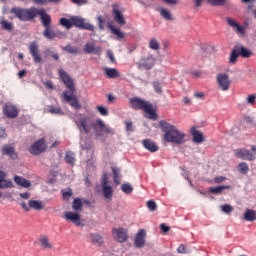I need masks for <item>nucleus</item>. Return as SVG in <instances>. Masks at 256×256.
<instances>
[{"mask_svg":"<svg viewBox=\"0 0 256 256\" xmlns=\"http://www.w3.org/2000/svg\"><path fill=\"white\" fill-rule=\"evenodd\" d=\"M142 145L144 149H147L150 153H157V151H159V146L151 139L142 140Z\"/></svg>","mask_w":256,"mask_h":256,"instance_id":"23","label":"nucleus"},{"mask_svg":"<svg viewBox=\"0 0 256 256\" xmlns=\"http://www.w3.org/2000/svg\"><path fill=\"white\" fill-rule=\"evenodd\" d=\"M96 109L100 115H102V117H107V115H109V109H107L105 106L98 105Z\"/></svg>","mask_w":256,"mask_h":256,"instance_id":"49","label":"nucleus"},{"mask_svg":"<svg viewBox=\"0 0 256 256\" xmlns=\"http://www.w3.org/2000/svg\"><path fill=\"white\" fill-rule=\"evenodd\" d=\"M20 205H21V208L25 211H31V209H34V211H41L45 209L43 202L39 200H29L28 204L25 202H22Z\"/></svg>","mask_w":256,"mask_h":256,"instance_id":"10","label":"nucleus"},{"mask_svg":"<svg viewBox=\"0 0 256 256\" xmlns=\"http://www.w3.org/2000/svg\"><path fill=\"white\" fill-rule=\"evenodd\" d=\"M64 159L68 165H75V153L67 152Z\"/></svg>","mask_w":256,"mask_h":256,"instance_id":"39","label":"nucleus"},{"mask_svg":"<svg viewBox=\"0 0 256 256\" xmlns=\"http://www.w3.org/2000/svg\"><path fill=\"white\" fill-rule=\"evenodd\" d=\"M45 56H46V57H52L55 61H59V54L54 53V52L51 51V50H46V51H45Z\"/></svg>","mask_w":256,"mask_h":256,"instance_id":"50","label":"nucleus"},{"mask_svg":"<svg viewBox=\"0 0 256 256\" xmlns=\"http://www.w3.org/2000/svg\"><path fill=\"white\" fill-rule=\"evenodd\" d=\"M72 209L74 211H81L83 209V202L80 198H75L72 203Z\"/></svg>","mask_w":256,"mask_h":256,"instance_id":"38","label":"nucleus"},{"mask_svg":"<svg viewBox=\"0 0 256 256\" xmlns=\"http://www.w3.org/2000/svg\"><path fill=\"white\" fill-rule=\"evenodd\" d=\"M238 171L242 175H247V173H249V165L245 162H241L238 164Z\"/></svg>","mask_w":256,"mask_h":256,"instance_id":"40","label":"nucleus"},{"mask_svg":"<svg viewBox=\"0 0 256 256\" xmlns=\"http://www.w3.org/2000/svg\"><path fill=\"white\" fill-rule=\"evenodd\" d=\"M13 182L11 180H0V189H11Z\"/></svg>","mask_w":256,"mask_h":256,"instance_id":"46","label":"nucleus"},{"mask_svg":"<svg viewBox=\"0 0 256 256\" xmlns=\"http://www.w3.org/2000/svg\"><path fill=\"white\" fill-rule=\"evenodd\" d=\"M97 21L99 29L103 31L105 29V19H103V16L99 15L97 16Z\"/></svg>","mask_w":256,"mask_h":256,"instance_id":"51","label":"nucleus"},{"mask_svg":"<svg viewBox=\"0 0 256 256\" xmlns=\"http://www.w3.org/2000/svg\"><path fill=\"white\" fill-rule=\"evenodd\" d=\"M67 34H65V32H61V31H58V32H55V37H57L58 39H63V37H66Z\"/></svg>","mask_w":256,"mask_h":256,"instance_id":"62","label":"nucleus"},{"mask_svg":"<svg viewBox=\"0 0 256 256\" xmlns=\"http://www.w3.org/2000/svg\"><path fill=\"white\" fill-rule=\"evenodd\" d=\"M147 207L150 211H156L157 210V203H155V201H153V200H149L147 202Z\"/></svg>","mask_w":256,"mask_h":256,"instance_id":"54","label":"nucleus"},{"mask_svg":"<svg viewBox=\"0 0 256 256\" xmlns=\"http://www.w3.org/2000/svg\"><path fill=\"white\" fill-rule=\"evenodd\" d=\"M36 5H47L50 3V0H33Z\"/></svg>","mask_w":256,"mask_h":256,"instance_id":"59","label":"nucleus"},{"mask_svg":"<svg viewBox=\"0 0 256 256\" xmlns=\"http://www.w3.org/2000/svg\"><path fill=\"white\" fill-rule=\"evenodd\" d=\"M226 180L227 178L224 176H217L214 178V183L219 184V183H223V181H226Z\"/></svg>","mask_w":256,"mask_h":256,"instance_id":"57","label":"nucleus"},{"mask_svg":"<svg viewBox=\"0 0 256 256\" xmlns=\"http://www.w3.org/2000/svg\"><path fill=\"white\" fill-rule=\"evenodd\" d=\"M2 155H8V157H10V159H13V161H15V159H17L18 157L15 148L9 145H5L2 147Z\"/></svg>","mask_w":256,"mask_h":256,"instance_id":"25","label":"nucleus"},{"mask_svg":"<svg viewBox=\"0 0 256 256\" xmlns=\"http://www.w3.org/2000/svg\"><path fill=\"white\" fill-rule=\"evenodd\" d=\"M148 47L152 51H159L161 49V44L159 43V40L156 38H151L148 42Z\"/></svg>","mask_w":256,"mask_h":256,"instance_id":"33","label":"nucleus"},{"mask_svg":"<svg viewBox=\"0 0 256 256\" xmlns=\"http://www.w3.org/2000/svg\"><path fill=\"white\" fill-rule=\"evenodd\" d=\"M239 50L237 46H234L231 55H230V63H235L237 61V57H239Z\"/></svg>","mask_w":256,"mask_h":256,"instance_id":"45","label":"nucleus"},{"mask_svg":"<svg viewBox=\"0 0 256 256\" xmlns=\"http://www.w3.org/2000/svg\"><path fill=\"white\" fill-rule=\"evenodd\" d=\"M3 113L8 119H15L19 115V109L12 104H5L3 107Z\"/></svg>","mask_w":256,"mask_h":256,"instance_id":"15","label":"nucleus"},{"mask_svg":"<svg viewBox=\"0 0 256 256\" xmlns=\"http://www.w3.org/2000/svg\"><path fill=\"white\" fill-rule=\"evenodd\" d=\"M11 13H14L15 17L20 19V21H31L36 17L37 8L35 7L29 8V9L12 8Z\"/></svg>","mask_w":256,"mask_h":256,"instance_id":"5","label":"nucleus"},{"mask_svg":"<svg viewBox=\"0 0 256 256\" xmlns=\"http://www.w3.org/2000/svg\"><path fill=\"white\" fill-rule=\"evenodd\" d=\"M28 151L31 155H41L47 151V143H45V138H41L35 141L31 147L28 148Z\"/></svg>","mask_w":256,"mask_h":256,"instance_id":"7","label":"nucleus"},{"mask_svg":"<svg viewBox=\"0 0 256 256\" xmlns=\"http://www.w3.org/2000/svg\"><path fill=\"white\" fill-rule=\"evenodd\" d=\"M216 81L221 91H229V87H231V80L229 79V75L220 73L217 75Z\"/></svg>","mask_w":256,"mask_h":256,"instance_id":"11","label":"nucleus"},{"mask_svg":"<svg viewBox=\"0 0 256 256\" xmlns=\"http://www.w3.org/2000/svg\"><path fill=\"white\" fill-rule=\"evenodd\" d=\"M88 239L90 240V243L92 245H97V247H101V245L105 243L103 236H101V234H98V233H90L88 235Z\"/></svg>","mask_w":256,"mask_h":256,"instance_id":"24","label":"nucleus"},{"mask_svg":"<svg viewBox=\"0 0 256 256\" xmlns=\"http://www.w3.org/2000/svg\"><path fill=\"white\" fill-rule=\"evenodd\" d=\"M112 237L118 243H125L129 239V235L127 234V229L125 228H113L112 229Z\"/></svg>","mask_w":256,"mask_h":256,"instance_id":"9","label":"nucleus"},{"mask_svg":"<svg viewBox=\"0 0 256 256\" xmlns=\"http://www.w3.org/2000/svg\"><path fill=\"white\" fill-rule=\"evenodd\" d=\"M72 26L77 27L78 29H84V31H95V26L89 22H86L84 18L79 16L71 17Z\"/></svg>","mask_w":256,"mask_h":256,"instance_id":"6","label":"nucleus"},{"mask_svg":"<svg viewBox=\"0 0 256 256\" xmlns=\"http://www.w3.org/2000/svg\"><path fill=\"white\" fill-rule=\"evenodd\" d=\"M112 173H113V179H114L115 185H120L121 184V174H120L121 169H119L117 167H113Z\"/></svg>","mask_w":256,"mask_h":256,"instance_id":"34","label":"nucleus"},{"mask_svg":"<svg viewBox=\"0 0 256 256\" xmlns=\"http://www.w3.org/2000/svg\"><path fill=\"white\" fill-rule=\"evenodd\" d=\"M104 73L108 79H117L120 76L117 68H104Z\"/></svg>","mask_w":256,"mask_h":256,"instance_id":"29","label":"nucleus"},{"mask_svg":"<svg viewBox=\"0 0 256 256\" xmlns=\"http://www.w3.org/2000/svg\"><path fill=\"white\" fill-rule=\"evenodd\" d=\"M225 189H231V185L210 187L208 193H211L212 195H221Z\"/></svg>","mask_w":256,"mask_h":256,"instance_id":"28","label":"nucleus"},{"mask_svg":"<svg viewBox=\"0 0 256 256\" xmlns=\"http://www.w3.org/2000/svg\"><path fill=\"white\" fill-rule=\"evenodd\" d=\"M244 219L245 221L253 223V221H256V211L253 209H246L244 212Z\"/></svg>","mask_w":256,"mask_h":256,"instance_id":"30","label":"nucleus"},{"mask_svg":"<svg viewBox=\"0 0 256 256\" xmlns=\"http://www.w3.org/2000/svg\"><path fill=\"white\" fill-rule=\"evenodd\" d=\"M107 57L110 59L111 63H115V56L113 55V51L107 50Z\"/></svg>","mask_w":256,"mask_h":256,"instance_id":"58","label":"nucleus"},{"mask_svg":"<svg viewBox=\"0 0 256 256\" xmlns=\"http://www.w3.org/2000/svg\"><path fill=\"white\" fill-rule=\"evenodd\" d=\"M256 101V95L255 94H249L246 98V102L248 105H255Z\"/></svg>","mask_w":256,"mask_h":256,"instance_id":"53","label":"nucleus"},{"mask_svg":"<svg viewBox=\"0 0 256 256\" xmlns=\"http://www.w3.org/2000/svg\"><path fill=\"white\" fill-rule=\"evenodd\" d=\"M221 211H223V213L226 215H231V213H233V206L230 204H224L221 206Z\"/></svg>","mask_w":256,"mask_h":256,"instance_id":"48","label":"nucleus"},{"mask_svg":"<svg viewBox=\"0 0 256 256\" xmlns=\"http://www.w3.org/2000/svg\"><path fill=\"white\" fill-rule=\"evenodd\" d=\"M102 51L101 47L96 46L93 42H87L84 45V53H87L88 55H101Z\"/></svg>","mask_w":256,"mask_h":256,"instance_id":"18","label":"nucleus"},{"mask_svg":"<svg viewBox=\"0 0 256 256\" xmlns=\"http://www.w3.org/2000/svg\"><path fill=\"white\" fill-rule=\"evenodd\" d=\"M58 73L62 83H64L65 87L69 90V91L65 90L62 93L61 95L62 101L64 103H69V105L74 109H77V110L81 109V104H79V100L75 95V81L63 69H59Z\"/></svg>","mask_w":256,"mask_h":256,"instance_id":"2","label":"nucleus"},{"mask_svg":"<svg viewBox=\"0 0 256 256\" xmlns=\"http://www.w3.org/2000/svg\"><path fill=\"white\" fill-rule=\"evenodd\" d=\"M137 67L142 71L145 69L146 71H149L150 69H153L155 67V57L153 55H150L148 57L141 58L137 62Z\"/></svg>","mask_w":256,"mask_h":256,"instance_id":"8","label":"nucleus"},{"mask_svg":"<svg viewBox=\"0 0 256 256\" xmlns=\"http://www.w3.org/2000/svg\"><path fill=\"white\" fill-rule=\"evenodd\" d=\"M160 229L161 231H163L164 233H168V231L171 230V227L165 225L164 223L160 225Z\"/></svg>","mask_w":256,"mask_h":256,"instance_id":"60","label":"nucleus"},{"mask_svg":"<svg viewBox=\"0 0 256 256\" xmlns=\"http://www.w3.org/2000/svg\"><path fill=\"white\" fill-rule=\"evenodd\" d=\"M49 113H52V114H55V115H61V113H63V111L61 110L60 107L50 106L49 107Z\"/></svg>","mask_w":256,"mask_h":256,"instance_id":"52","label":"nucleus"},{"mask_svg":"<svg viewBox=\"0 0 256 256\" xmlns=\"http://www.w3.org/2000/svg\"><path fill=\"white\" fill-rule=\"evenodd\" d=\"M112 15H113L114 21H116L118 25H120L121 27H123V25H126L127 21H125V17L123 16V13L119 11V5L117 4L112 5Z\"/></svg>","mask_w":256,"mask_h":256,"instance_id":"13","label":"nucleus"},{"mask_svg":"<svg viewBox=\"0 0 256 256\" xmlns=\"http://www.w3.org/2000/svg\"><path fill=\"white\" fill-rule=\"evenodd\" d=\"M0 25L5 31H13V23L9 22L8 20H2Z\"/></svg>","mask_w":256,"mask_h":256,"instance_id":"43","label":"nucleus"},{"mask_svg":"<svg viewBox=\"0 0 256 256\" xmlns=\"http://www.w3.org/2000/svg\"><path fill=\"white\" fill-rule=\"evenodd\" d=\"M244 121L245 123H249L250 125H253V123H255V121L250 116L244 117Z\"/></svg>","mask_w":256,"mask_h":256,"instance_id":"63","label":"nucleus"},{"mask_svg":"<svg viewBox=\"0 0 256 256\" xmlns=\"http://www.w3.org/2000/svg\"><path fill=\"white\" fill-rule=\"evenodd\" d=\"M64 218L66 221H71L76 227H83V223H81V216L75 212H65Z\"/></svg>","mask_w":256,"mask_h":256,"instance_id":"16","label":"nucleus"},{"mask_svg":"<svg viewBox=\"0 0 256 256\" xmlns=\"http://www.w3.org/2000/svg\"><path fill=\"white\" fill-rule=\"evenodd\" d=\"M62 195L63 199H69L70 197L73 196V191H71V189H69L68 191H63Z\"/></svg>","mask_w":256,"mask_h":256,"instance_id":"55","label":"nucleus"},{"mask_svg":"<svg viewBox=\"0 0 256 256\" xmlns=\"http://www.w3.org/2000/svg\"><path fill=\"white\" fill-rule=\"evenodd\" d=\"M130 107L135 111H144V113L148 115V119H157V112L153 109V104L139 97H133L130 99Z\"/></svg>","mask_w":256,"mask_h":256,"instance_id":"4","label":"nucleus"},{"mask_svg":"<svg viewBox=\"0 0 256 256\" xmlns=\"http://www.w3.org/2000/svg\"><path fill=\"white\" fill-rule=\"evenodd\" d=\"M43 35L44 37H46V39H55V31H53V29L51 28V26L46 27L43 31Z\"/></svg>","mask_w":256,"mask_h":256,"instance_id":"35","label":"nucleus"},{"mask_svg":"<svg viewBox=\"0 0 256 256\" xmlns=\"http://www.w3.org/2000/svg\"><path fill=\"white\" fill-rule=\"evenodd\" d=\"M152 86H153L155 93H158V95H161V93H163V88L161 87V82L153 81Z\"/></svg>","mask_w":256,"mask_h":256,"instance_id":"47","label":"nucleus"},{"mask_svg":"<svg viewBox=\"0 0 256 256\" xmlns=\"http://www.w3.org/2000/svg\"><path fill=\"white\" fill-rule=\"evenodd\" d=\"M226 21H227L229 27H232V29H234L236 31V33H238L239 35H245V33L247 31L246 26L239 25V23H237V21L233 20V18H230V17H227Z\"/></svg>","mask_w":256,"mask_h":256,"instance_id":"17","label":"nucleus"},{"mask_svg":"<svg viewBox=\"0 0 256 256\" xmlns=\"http://www.w3.org/2000/svg\"><path fill=\"white\" fill-rule=\"evenodd\" d=\"M121 190L126 195H131V193H133V186H131V184L129 183H124L121 185Z\"/></svg>","mask_w":256,"mask_h":256,"instance_id":"44","label":"nucleus"},{"mask_svg":"<svg viewBox=\"0 0 256 256\" xmlns=\"http://www.w3.org/2000/svg\"><path fill=\"white\" fill-rule=\"evenodd\" d=\"M177 253H180L182 255H185V253H187V248H185L184 244H181L178 248H177Z\"/></svg>","mask_w":256,"mask_h":256,"instance_id":"56","label":"nucleus"},{"mask_svg":"<svg viewBox=\"0 0 256 256\" xmlns=\"http://www.w3.org/2000/svg\"><path fill=\"white\" fill-rule=\"evenodd\" d=\"M63 51H66L67 53H71L72 55L79 54V48L72 46L71 44H68L64 46Z\"/></svg>","mask_w":256,"mask_h":256,"instance_id":"37","label":"nucleus"},{"mask_svg":"<svg viewBox=\"0 0 256 256\" xmlns=\"http://www.w3.org/2000/svg\"><path fill=\"white\" fill-rule=\"evenodd\" d=\"M235 155L238 157V159H242L243 161H255V154L245 148L236 149Z\"/></svg>","mask_w":256,"mask_h":256,"instance_id":"12","label":"nucleus"},{"mask_svg":"<svg viewBox=\"0 0 256 256\" xmlns=\"http://www.w3.org/2000/svg\"><path fill=\"white\" fill-rule=\"evenodd\" d=\"M108 183L109 181L107 175H104L102 189L105 199H111L113 197V188L110 185H108Z\"/></svg>","mask_w":256,"mask_h":256,"instance_id":"21","label":"nucleus"},{"mask_svg":"<svg viewBox=\"0 0 256 256\" xmlns=\"http://www.w3.org/2000/svg\"><path fill=\"white\" fill-rule=\"evenodd\" d=\"M79 119L75 121V125L79 131H83L86 135L91 133L93 129L96 137H103V135H113L115 131L111 127L107 126L101 118L93 120L91 116H85L79 114Z\"/></svg>","mask_w":256,"mask_h":256,"instance_id":"1","label":"nucleus"},{"mask_svg":"<svg viewBox=\"0 0 256 256\" xmlns=\"http://www.w3.org/2000/svg\"><path fill=\"white\" fill-rule=\"evenodd\" d=\"M39 15L41 19V23L44 28L51 27V16L47 14V11L45 9H37L36 8V17Z\"/></svg>","mask_w":256,"mask_h":256,"instance_id":"14","label":"nucleus"},{"mask_svg":"<svg viewBox=\"0 0 256 256\" xmlns=\"http://www.w3.org/2000/svg\"><path fill=\"white\" fill-rule=\"evenodd\" d=\"M30 53L34 59V63H41V61H43L39 54V45H37V42H32L30 44Z\"/></svg>","mask_w":256,"mask_h":256,"instance_id":"22","label":"nucleus"},{"mask_svg":"<svg viewBox=\"0 0 256 256\" xmlns=\"http://www.w3.org/2000/svg\"><path fill=\"white\" fill-rule=\"evenodd\" d=\"M147 236V232L145 229H140L138 233L136 234L134 244L137 249L143 247L145 245V237Z\"/></svg>","mask_w":256,"mask_h":256,"instance_id":"20","label":"nucleus"},{"mask_svg":"<svg viewBox=\"0 0 256 256\" xmlns=\"http://www.w3.org/2000/svg\"><path fill=\"white\" fill-rule=\"evenodd\" d=\"M14 183L20 187H24L25 189L31 187V182L22 176H14Z\"/></svg>","mask_w":256,"mask_h":256,"instance_id":"27","label":"nucleus"},{"mask_svg":"<svg viewBox=\"0 0 256 256\" xmlns=\"http://www.w3.org/2000/svg\"><path fill=\"white\" fill-rule=\"evenodd\" d=\"M107 27L112 35H116L117 39H125V34L121 31V28H115V22L110 20L107 22Z\"/></svg>","mask_w":256,"mask_h":256,"instance_id":"19","label":"nucleus"},{"mask_svg":"<svg viewBox=\"0 0 256 256\" xmlns=\"http://www.w3.org/2000/svg\"><path fill=\"white\" fill-rule=\"evenodd\" d=\"M125 125H126V131H129V132L133 131V123L132 122L126 121Z\"/></svg>","mask_w":256,"mask_h":256,"instance_id":"61","label":"nucleus"},{"mask_svg":"<svg viewBox=\"0 0 256 256\" xmlns=\"http://www.w3.org/2000/svg\"><path fill=\"white\" fill-rule=\"evenodd\" d=\"M159 127L164 133V141L173 143L174 145H182L185 143V132L180 131L177 127L169 124L165 120L159 122Z\"/></svg>","mask_w":256,"mask_h":256,"instance_id":"3","label":"nucleus"},{"mask_svg":"<svg viewBox=\"0 0 256 256\" xmlns=\"http://www.w3.org/2000/svg\"><path fill=\"white\" fill-rule=\"evenodd\" d=\"M160 15L166 21H173V15H171V12L165 8L160 9Z\"/></svg>","mask_w":256,"mask_h":256,"instance_id":"36","label":"nucleus"},{"mask_svg":"<svg viewBox=\"0 0 256 256\" xmlns=\"http://www.w3.org/2000/svg\"><path fill=\"white\" fill-rule=\"evenodd\" d=\"M238 53L241 55V57H244V59H249L251 55H253V52L251 50L245 48L244 46H237Z\"/></svg>","mask_w":256,"mask_h":256,"instance_id":"32","label":"nucleus"},{"mask_svg":"<svg viewBox=\"0 0 256 256\" xmlns=\"http://www.w3.org/2000/svg\"><path fill=\"white\" fill-rule=\"evenodd\" d=\"M20 197L21 199H29V197H31V193L29 192L20 193Z\"/></svg>","mask_w":256,"mask_h":256,"instance_id":"64","label":"nucleus"},{"mask_svg":"<svg viewBox=\"0 0 256 256\" xmlns=\"http://www.w3.org/2000/svg\"><path fill=\"white\" fill-rule=\"evenodd\" d=\"M207 3L213 7H223L227 3V0H207Z\"/></svg>","mask_w":256,"mask_h":256,"instance_id":"42","label":"nucleus"},{"mask_svg":"<svg viewBox=\"0 0 256 256\" xmlns=\"http://www.w3.org/2000/svg\"><path fill=\"white\" fill-rule=\"evenodd\" d=\"M39 243L42 249H53V244L49 241V237L47 236L40 237Z\"/></svg>","mask_w":256,"mask_h":256,"instance_id":"31","label":"nucleus"},{"mask_svg":"<svg viewBox=\"0 0 256 256\" xmlns=\"http://www.w3.org/2000/svg\"><path fill=\"white\" fill-rule=\"evenodd\" d=\"M191 135L193 137V141L194 143H203V141L205 140L203 138V133L199 130H197V127H192L191 128Z\"/></svg>","mask_w":256,"mask_h":256,"instance_id":"26","label":"nucleus"},{"mask_svg":"<svg viewBox=\"0 0 256 256\" xmlns=\"http://www.w3.org/2000/svg\"><path fill=\"white\" fill-rule=\"evenodd\" d=\"M60 25H62V27H65L66 29H71L73 27V20H71V18H61Z\"/></svg>","mask_w":256,"mask_h":256,"instance_id":"41","label":"nucleus"}]
</instances>
